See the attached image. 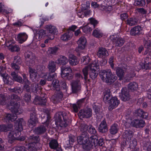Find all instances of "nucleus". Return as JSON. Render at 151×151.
<instances>
[{"label": "nucleus", "instance_id": "nucleus-1", "mask_svg": "<svg viewBox=\"0 0 151 151\" xmlns=\"http://www.w3.org/2000/svg\"><path fill=\"white\" fill-rule=\"evenodd\" d=\"M12 99L13 100L10 103L9 105L8 108L11 110L12 113L15 114V115L8 114L7 115L6 117V122L7 121H13L15 120L17 118V115L23 112V110L21 109L20 108V104L18 103L15 102L14 100H15L16 101L20 100V98L16 95L13 94L12 96Z\"/></svg>", "mask_w": 151, "mask_h": 151}, {"label": "nucleus", "instance_id": "nucleus-2", "mask_svg": "<svg viewBox=\"0 0 151 151\" xmlns=\"http://www.w3.org/2000/svg\"><path fill=\"white\" fill-rule=\"evenodd\" d=\"M25 124V122L22 119H18L16 123L15 127V129L9 132L8 135L9 142L12 143L15 139H17L21 141L24 140L25 138L24 137H19L21 134L20 132L23 130V125Z\"/></svg>", "mask_w": 151, "mask_h": 151}, {"label": "nucleus", "instance_id": "nucleus-3", "mask_svg": "<svg viewBox=\"0 0 151 151\" xmlns=\"http://www.w3.org/2000/svg\"><path fill=\"white\" fill-rule=\"evenodd\" d=\"M93 136L89 137L87 133L82 134L77 137L78 143L80 145H82L83 149L86 150H90L93 146H95L98 141Z\"/></svg>", "mask_w": 151, "mask_h": 151}, {"label": "nucleus", "instance_id": "nucleus-4", "mask_svg": "<svg viewBox=\"0 0 151 151\" xmlns=\"http://www.w3.org/2000/svg\"><path fill=\"white\" fill-rule=\"evenodd\" d=\"M99 68V65L97 61H94L92 63L88 66L84 68L82 70L84 76V78L86 81L88 78V71L89 76L92 79H95L97 76L98 73L96 70Z\"/></svg>", "mask_w": 151, "mask_h": 151}, {"label": "nucleus", "instance_id": "nucleus-5", "mask_svg": "<svg viewBox=\"0 0 151 151\" xmlns=\"http://www.w3.org/2000/svg\"><path fill=\"white\" fill-rule=\"evenodd\" d=\"M55 123L58 129L61 130L65 127L70 122L68 119L66 114L64 112H59L55 116Z\"/></svg>", "mask_w": 151, "mask_h": 151}, {"label": "nucleus", "instance_id": "nucleus-6", "mask_svg": "<svg viewBox=\"0 0 151 151\" xmlns=\"http://www.w3.org/2000/svg\"><path fill=\"white\" fill-rule=\"evenodd\" d=\"M99 75L103 81L109 84H112L117 79V77L112 73L110 69L101 71Z\"/></svg>", "mask_w": 151, "mask_h": 151}, {"label": "nucleus", "instance_id": "nucleus-7", "mask_svg": "<svg viewBox=\"0 0 151 151\" xmlns=\"http://www.w3.org/2000/svg\"><path fill=\"white\" fill-rule=\"evenodd\" d=\"M39 140L38 136H30L29 137L26 141L27 143L26 145H27V144H28V150L30 151H37V150L35 147V145Z\"/></svg>", "mask_w": 151, "mask_h": 151}, {"label": "nucleus", "instance_id": "nucleus-8", "mask_svg": "<svg viewBox=\"0 0 151 151\" xmlns=\"http://www.w3.org/2000/svg\"><path fill=\"white\" fill-rule=\"evenodd\" d=\"M61 76L62 78L68 80L72 79L73 75L70 74L72 73V70L70 67H63L61 68Z\"/></svg>", "mask_w": 151, "mask_h": 151}, {"label": "nucleus", "instance_id": "nucleus-9", "mask_svg": "<svg viewBox=\"0 0 151 151\" xmlns=\"http://www.w3.org/2000/svg\"><path fill=\"white\" fill-rule=\"evenodd\" d=\"M110 38L114 42L116 47L122 46L124 42V40L121 37H117L116 35L110 36Z\"/></svg>", "mask_w": 151, "mask_h": 151}, {"label": "nucleus", "instance_id": "nucleus-10", "mask_svg": "<svg viewBox=\"0 0 151 151\" xmlns=\"http://www.w3.org/2000/svg\"><path fill=\"white\" fill-rule=\"evenodd\" d=\"M45 29H46L47 32H48L50 34V37L49 38L50 40H53L54 38V35L57 32V29L54 26L51 25H46L45 27Z\"/></svg>", "mask_w": 151, "mask_h": 151}, {"label": "nucleus", "instance_id": "nucleus-11", "mask_svg": "<svg viewBox=\"0 0 151 151\" xmlns=\"http://www.w3.org/2000/svg\"><path fill=\"white\" fill-rule=\"evenodd\" d=\"M80 118H88L92 116V110L90 109H81L78 114Z\"/></svg>", "mask_w": 151, "mask_h": 151}, {"label": "nucleus", "instance_id": "nucleus-12", "mask_svg": "<svg viewBox=\"0 0 151 151\" xmlns=\"http://www.w3.org/2000/svg\"><path fill=\"white\" fill-rule=\"evenodd\" d=\"M119 101L116 97H112L108 103L109 106L108 109L109 110H111L117 107L119 104Z\"/></svg>", "mask_w": 151, "mask_h": 151}, {"label": "nucleus", "instance_id": "nucleus-13", "mask_svg": "<svg viewBox=\"0 0 151 151\" xmlns=\"http://www.w3.org/2000/svg\"><path fill=\"white\" fill-rule=\"evenodd\" d=\"M63 97V94L60 89L55 91V94L51 97V100L53 103H55L58 101L61 100Z\"/></svg>", "mask_w": 151, "mask_h": 151}, {"label": "nucleus", "instance_id": "nucleus-14", "mask_svg": "<svg viewBox=\"0 0 151 151\" xmlns=\"http://www.w3.org/2000/svg\"><path fill=\"white\" fill-rule=\"evenodd\" d=\"M70 84L73 92H76L81 90V85L80 80H73L72 81Z\"/></svg>", "mask_w": 151, "mask_h": 151}, {"label": "nucleus", "instance_id": "nucleus-15", "mask_svg": "<svg viewBox=\"0 0 151 151\" xmlns=\"http://www.w3.org/2000/svg\"><path fill=\"white\" fill-rule=\"evenodd\" d=\"M121 99L123 101H126L129 100L131 96L127 91L126 87L123 88L121 91Z\"/></svg>", "mask_w": 151, "mask_h": 151}, {"label": "nucleus", "instance_id": "nucleus-16", "mask_svg": "<svg viewBox=\"0 0 151 151\" xmlns=\"http://www.w3.org/2000/svg\"><path fill=\"white\" fill-rule=\"evenodd\" d=\"M142 28L139 26H135L130 30V34L133 36L139 35L142 33Z\"/></svg>", "mask_w": 151, "mask_h": 151}, {"label": "nucleus", "instance_id": "nucleus-17", "mask_svg": "<svg viewBox=\"0 0 151 151\" xmlns=\"http://www.w3.org/2000/svg\"><path fill=\"white\" fill-rule=\"evenodd\" d=\"M77 43L78 45V51L84 49L86 43V38L84 37H81L78 40Z\"/></svg>", "mask_w": 151, "mask_h": 151}, {"label": "nucleus", "instance_id": "nucleus-18", "mask_svg": "<svg viewBox=\"0 0 151 151\" xmlns=\"http://www.w3.org/2000/svg\"><path fill=\"white\" fill-rule=\"evenodd\" d=\"M38 122L35 113L31 114L30 119L28 121L29 127H33L35 126Z\"/></svg>", "mask_w": 151, "mask_h": 151}, {"label": "nucleus", "instance_id": "nucleus-19", "mask_svg": "<svg viewBox=\"0 0 151 151\" xmlns=\"http://www.w3.org/2000/svg\"><path fill=\"white\" fill-rule=\"evenodd\" d=\"M99 131L102 133H105L107 132L108 128L106 122L105 120L102 121L99 127Z\"/></svg>", "mask_w": 151, "mask_h": 151}, {"label": "nucleus", "instance_id": "nucleus-20", "mask_svg": "<svg viewBox=\"0 0 151 151\" xmlns=\"http://www.w3.org/2000/svg\"><path fill=\"white\" fill-rule=\"evenodd\" d=\"M28 38V36L25 33H21L19 34L16 38L19 42L22 43L25 41Z\"/></svg>", "mask_w": 151, "mask_h": 151}, {"label": "nucleus", "instance_id": "nucleus-21", "mask_svg": "<svg viewBox=\"0 0 151 151\" xmlns=\"http://www.w3.org/2000/svg\"><path fill=\"white\" fill-rule=\"evenodd\" d=\"M29 72L30 78L32 81L36 82L38 79V76L37 73L35 70L31 68H29Z\"/></svg>", "mask_w": 151, "mask_h": 151}, {"label": "nucleus", "instance_id": "nucleus-22", "mask_svg": "<svg viewBox=\"0 0 151 151\" xmlns=\"http://www.w3.org/2000/svg\"><path fill=\"white\" fill-rule=\"evenodd\" d=\"M143 43L145 48L151 50V36H145L144 38Z\"/></svg>", "mask_w": 151, "mask_h": 151}, {"label": "nucleus", "instance_id": "nucleus-23", "mask_svg": "<svg viewBox=\"0 0 151 151\" xmlns=\"http://www.w3.org/2000/svg\"><path fill=\"white\" fill-rule=\"evenodd\" d=\"M97 55L99 58H103L109 55L107 50L105 48L100 47L99 48L97 53Z\"/></svg>", "mask_w": 151, "mask_h": 151}, {"label": "nucleus", "instance_id": "nucleus-24", "mask_svg": "<svg viewBox=\"0 0 151 151\" xmlns=\"http://www.w3.org/2000/svg\"><path fill=\"white\" fill-rule=\"evenodd\" d=\"M133 132L132 131L129 130H126L123 133V136L127 141H129L133 138Z\"/></svg>", "mask_w": 151, "mask_h": 151}, {"label": "nucleus", "instance_id": "nucleus-25", "mask_svg": "<svg viewBox=\"0 0 151 151\" xmlns=\"http://www.w3.org/2000/svg\"><path fill=\"white\" fill-rule=\"evenodd\" d=\"M25 57L27 61H29V63H27V64L28 65H31L34 63L35 58L31 52H29L28 53L25 54Z\"/></svg>", "mask_w": 151, "mask_h": 151}, {"label": "nucleus", "instance_id": "nucleus-26", "mask_svg": "<svg viewBox=\"0 0 151 151\" xmlns=\"http://www.w3.org/2000/svg\"><path fill=\"white\" fill-rule=\"evenodd\" d=\"M69 62L71 65H75L78 63V60L74 55L70 54L69 55Z\"/></svg>", "mask_w": 151, "mask_h": 151}, {"label": "nucleus", "instance_id": "nucleus-27", "mask_svg": "<svg viewBox=\"0 0 151 151\" xmlns=\"http://www.w3.org/2000/svg\"><path fill=\"white\" fill-rule=\"evenodd\" d=\"M48 68L50 72H54L56 70V62L52 61H50L48 64Z\"/></svg>", "mask_w": 151, "mask_h": 151}, {"label": "nucleus", "instance_id": "nucleus-28", "mask_svg": "<svg viewBox=\"0 0 151 151\" xmlns=\"http://www.w3.org/2000/svg\"><path fill=\"white\" fill-rule=\"evenodd\" d=\"M34 102L36 104L45 105L46 100L45 98L42 99L39 96H36Z\"/></svg>", "mask_w": 151, "mask_h": 151}, {"label": "nucleus", "instance_id": "nucleus-29", "mask_svg": "<svg viewBox=\"0 0 151 151\" xmlns=\"http://www.w3.org/2000/svg\"><path fill=\"white\" fill-rule=\"evenodd\" d=\"M72 33L71 32H68L65 33L61 37V40L66 41L70 40L72 37Z\"/></svg>", "mask_w": 151, "mask_h": 151}, {"label": "nucleus", "instance_id": "nucleus-30", "mask_svg": "<svg viewBox=\"0 0 151 151\" xmlns=\"http://www.w3.org/2000/svg\"><path fill=\"white\" fill-rule=\"evenodd\" d=\"M117 76L119 78L120 80H123L124 78V70L122 68H118L116 70Z\"/></svg>", "mask_w": 151, "mask_h": 151}, {"label": "nucleus", "instance_id": "nucleus-31", "mask_svg": "<svg viewBox=\"0 0 151 151\" xmlns=\"http://www.w3.org/2000/svg\"><path fill=\"white\" fill-rule=\"evenodd\" d=\"M57 63L60 65H65L68 62L67 58L63 56H61L57 61Z\"/></svg>", "mask_w": 151, "mask_h": 151}, {"label": "nucleus", "instance_id": "nucleus-32", "mask_svg": "<svg viewBox=\"0 0 151 151\" xmlns=\"http://www.w3.org/2000/svg\"><path fill=\"white\" fill-rule=\"evenodd\" d=\"M11 76L13 80L20 83H21L22 82L21 77L19 76L14 72H13L11 73Z\"/></svg>", "mask_w": 151, "mask_h": 151}, {"label": "nucleus", "instance_id": "nucleus-33", "mask_svg": "<svg viewBox=\"0 0 151 151\" xmlns=\"http://www.w3.org/2000/svg\"><path fill=\"white\" fill-rule=\"evenodd\" d=\"M46 128L43 125L35 129V131L36 134H40L44 133L46 131Z\"/></svg>", "mask_w": 151, "mask_h": 151}, {"label": "nucleus", "instance_id": "nucleus-34", "mask_svg": "<svg viewBox=\"0 0 151 151\" xmlns=\"http://www.w3.org/2000/svg\"><path fill=\"white\" fill-rule=\"evenodd\" d=\"M118 129V125L116 124H114L111 126L110 132L111 134H114L117 132Z\"/></svg>", "mask_w": 151, "mask_h": 151}, {"label": "nucleus", "instance_id": "nucleus-35", "mask_svg": "<svg viewBox=\"0 0 151 151\" xmlns=\"http://www.w3.org/2000/svg\"><path fill=\"white\" fill-rule=\"evenodd\" d=\"M111 96L109 91H105L104 93V101L106 103H108L111 99Z\"/></svg>", "mask_w": 151, "mask_h": 151}, {"label": "nucleus", "instance_id": "nucleus-36", "mask_svg": "<svg viewBox=\"0 0 151 151\" xmlns=\"http://www.w3.org/2000/svg\"><path fill=\"white\" fill-rule=\"evenodd\" d=\"M47 35H49V34L47 35L46 34L45 31L43 29H41L37 33L36 36L38 37L39 39H40L45 37H46Z\"/></svg>", "mask_w": 151, "mask_h": 151}, {"label": "nucleus", "instance_id": "nucleus-37", "mask_svg": "<svg viewBox=\"0 0 151 151\" xmlns=\"http://www.w3.org/2000/svg\"><path fill=\"white\" fill-rule=\"evenodd\" d=\"M92 35L94 37L97 38L101 37L102 36V33L101 31L98 28L93 31Z\"/></svg>", "mask_w": 151, "mask_h": 151}, {"label": "nucleus", "instance_id": "nucleus-38", "mask_svg": "<svg viewBox=\"0 0 151 151\" xmlns=\"http://www.w3.org/2000/svg\"><path fill=\"white\" fill-rule=\"evenodd\" d=\"M51 85L53 87V89L56 91L60 89L59 81L57 80H54L52 82Z\"/></svg>", "mask_w": 151, "mask_h": 151}, {"label": "nucleus", "instance_id": "nucleus-39", "mask_svg": "<svg viewBox=\"0 0 151 151\" xmlns=\"http://www.w3.org/2000/svg\"><path fill=\"white\" fill-rule=\"evenodd\" d=\"M138 87V85L135 82H131L128 85V88L132 91H134L137 90Z\"/></svg>", "mask_w": 151, "mask_h": 151}, {"label": "nucleus", "instance_id": "nucleus-40", "mask_svg": "<svg viewBox=\"0 0 151 151\" xmlns=\"http://www.w3.org/2000/svg\"><path fill=\"white\" fill-rule=\"evenodd\" d=\"M49 144L50 147L52 149L56 148L58 145L57 141L55 139L52 140L49 143Z\"/></svg>", "mask_w": 151, "mask_h": 151}, {"label": "nucleus", "instance_id": "nucleus-41", "mask_svg": "<svg viewBox=\"0 0 151 151\" xmlns=\"http://www.w3.org/2000/svg\"><path fill=\"white\" fill-rule=\"evenodd\" d=\"M55 76H56V74H55L51 75L50 73H46L44 76V78L48 81H51L54 78Z\"/></svg>", "mask_w": 151, "mask_h": 151}, {"label": "nucleus", "instance_id": "nucleus-42", "mask_svg": "<svg viewBox=\"0 0 151 151\" xmlns=\"http://www.w3.org/2000/svg\"><path fill=\"white\" fill-rule=\"evenodd\" d=\"M91 60V59L88 56H83L81 59V62L83 65L88 64Z\"/></svg>", "mask_w": 151, "mask_h": 151}, {"label": "nucleus", "instance_id": "nucleus-43", "mask_svg": "<svg viewBox=\"0 0 151 151\" xmlns=\"http://www.w3.org/2000/svg\"><path fill=\"white\" fill-rule=\"evenodd\" d=\"M88 126L85 124H82L81 126L80 130L82 133H87V131L88 130Z\"/></svg>", "mask_w": 151, "mask_h": 151}, {"label": "nucleus", "instance_id": "nucleus-44", "mask_svg": "<svg viewBox=\"0 0 151 151\" xmlns=\"http://www.w3.org/2000/svg\"><path fill=\"white\" fill-rule=\"evenodd\" d=\"M145 0H135V4L136 6H143L145 5Z\"/></svg>", "mask_w": 151, "mask_h": 151}, {"label": "nucleus", "instance_id": "nucleus-45", "mask_svg": "<svg viewBox=\"0 0 151 151\" xmlns=\"http://www.w3.org/2000/svg\"><path fill=\"white\" fill-rule=\"evenodd\" d=\"M129 143V145L130 147H135L137 145V142L136 139L133 137L131 139V140L129 141H127Z\"/></svg>", "mask_w": 151, "mask_h": 151}, {"label": "nucleus", "instance_id": "nucleus-46", "mask_svg": "<svg viewBox=\"0 0 151 151\" xmlns=\"http://www.w3.org/2000/svg\"><path fill=\"white\" fill-rule=\"evenodd\" d=\"M100 9L104 10L106 9V6H105V3L103 0H99L97 2Z\"/></svg>", "mask_w": 151, "mask_h": 151}, {"label": "nucleus", "instance_id": "nucleus-47", "mask_svg": "<svg viewBox=\"0 0 151 151\" xmlns=\"http://www.w3.org/2000/svg\"><path fill=\"white\" fill-rule=\"evenodd\" d=\"M8 90L11 92H14L16 93H19L22 92V90L19 87H16L13 89L11 88H9Z\"/></svg>", "mask_w": 151, "mask_h": 151}, {"label": "nucleus", "instance_id": "nucleus-48", "mask_svg": "<svg viewBox=\"0 0 151 151\" xmlns=\"http://www.w3.org/2000/svg\"><path fill=\"white\" fill-rule=\"evenodd\" d=\"M137 22V21L135 19H127L126 21L127 24L130 26L136 25Z\"/></svg>", "mask_w": 151, "mask_h": 151}, {"label": "nucleus", "instance_id": "nucleus-49", "mask_svg": "<svg viewBox=\"0 0 151 151\" xmlns=\"http://www.w3.org/2000/svg\"><path fill=\"white\" fill-rule=\"evenodd\" d=\"M143 65L142 66L143 69H147L150 68L151 63H150L148 61H145Z\"/></svg>", "mask_w": 151, "mask_h": 151}, {"label": "nucleus", "instance_id": "nucleus-50", "mask_svg": "<svg viewBox=\"0 0 151 151\" xmlns=\"http://www.w3.org/2000/svg\"><path fill=\"white\" fill-rule=\"evenodd\" d=\"M7 102L6 97L2 94H0V104L3 105Z\"/></svg>", "mask_w": 151, "mask_h": 151}, {"label": "nucleus", "instance_id": "nucleus-51", "mask_svg": "<svg viewBox=\"0 0 151 151\" xmlns=\"http://www.w3.org/2000/svg\"><path fill=\"white\" fill-rule=\"evenodd\" d=\"M137 123L138 127H137V128H139L140 127H143L145 125V122L143 120H137Z\"/></svg>", "mask_w": 151, "mask_h": 151}, {"label": "nucleus", "instance_id": "nucleus-52", "mask_svg": "<svg viewBox=\"0 0 151 151\" xmlns=\"http://www.w3.org/2000/svg\"><path fill=\"white\" fill-rule=\"evenodd\" d=\"M83 31L85 33L90 32L92 29L91 27L88 26H85L82 28Z\"/></svg>", "mask_w": 151, "mask_h": 151}, {"label": "nucleus", "instance_id": "nucleus-53", "mask_svg": "<svg viewBox=\"0 0 151 151\" xmlns=\"http://www.w3.org/2000/svg\"><path fill=\"white\" fill-rule=\"evenodd\" d=\"M11 151H26V150L24 147H14L12 149Z\"/></svg>", "mask_w": 151, "mask_h": 151}, {"label": "nucleus", "instance_id": "nucleus-54", "mask_svg": "<svg viewBox=\"0 0 151 151\" xmlns=\"http://www.w3.org/2000/svg\"><path fill=\"white\" fill-rule=\"evenodd\" d=\"M88 131L89 133L93 134H95L96 132L95 128L92 125H91L89 126Z\"/></svg>", "mask_w": 151, "mask_h": 151}, {"label": "nucleus", "instance_id": "nucleus-55", "mask_svg": "<svg viewBox=\"0 0 151 151\" xmlns=\"http://www.w3.org/2000/svg\"><path fill=\"white\" fill-rule=\"evenodd\" d=\"M58 50V48L57 47H55L51 48L48 50L49 53L52 54H55Z\"/></svg>", "mask_w": 151, "mask_h": 151}, {"label": "nucleus", "instance_id": "nucleus-56", "mask_svg": "<svg viewBox=\"0 0 151 151\" xmlns=\"http://www.w3.org/2000/svg\"><path fill=\"white\" fill-rule=\"evenodd\" d=\"M21 62V59L19 57L15 56L14 58V60L13 63H17L18 64H20Z\"/></svg>", "mask_w": 151, "mask_h": 151}, {"label": "nucleus", "instance_id": "nucleus-57", "mask_svg": "<svg viewBox=\"0 0 151 151\" xmlns=\"http://www.w3.org/2000/svg\"><path fill=\"white\" fill-rule=\"evenodd\" d=\"M3 80L5 83L8 84L9 81V76L7 74H5L3 76Z\"/></svg>", "mask_w": 151, "mask_h": 151}, {"label": "nucleus", "instance_id": "nucleus-58", "mask_svg": "<svg viewBox=\"0 0 151 151\" xmlns=\"http://www.w3.org/2000/svg\"><path fill=\"white\" fill-rule=\"evenodd\" d=\"M45 115L47 116V119L45 122L44 123L46 125V126L47 127L49 123V120L50 118V117L48 115V114H42L41 115L42 117L44 118L45 117Z\"/></svg>", "mask_w": 151, "mask_h": 151}, {"label": "nucleus", "instance_id": "nucleus-59", "mask_svg": "<svg viewBox=\"0 0 151 151\" xmlns=\"http://www.w3.org/2000/svg\"><path fill=\"white\" fill-rule=\"evenodd\" d=\"M11 51L12 52L17 51L18 52L20 50V48L18 45H14L11 46V48H10Z\"/></svg>", "mask_w": 151, "mask_h": 151}, {"label": "nucleus", "instance_id": "nucleus-60", "mask_svg": "<svg viewBox=\"0 0 151 151\" xmlns=\"http://www.w3.org/2000/svg\"><path fill=\"white\" fill-rule=\"evenodd\" d=\"M24 100L28 102L30 101L31 96L29 93L26 94L24 96Z\"/></svg>", "mask_w": 151, "mask_h": 151}, {"label": "nucleus", "instance_id": "nucleus-61", "mask_svg": "<svg viewBox=\"0 0 151 151\" xmlns=\"http://www.w3.org/2000/svg\"><path fill=\"white\" fill-rule=\"evenodd\" d=\"M143 111L142 109H139L136 110L135 111V113L136 114H137V115L141 117L142 115Z\"/></svg>", "mask_w": 151, "mask_h": 151}, {"label": "nucleus", "instance_id": "nucleus-62", "mask_svg": "<svg viewBox=\"0 0 151 151\" xmlns=\"http://www.w3.org/2000/svg\"><path fill=\"white\" fill-rule=\"evenodd\" d=\"M7 131L8 129L6 126L4 125L0 126V132H6Z\"/></svg>", "mask_w": 151, "mask_h": 151}, {"label": "nucleus", "instance_id": "nucleus-63", "mask_svg": "<svg viewBox=\"0 0 151 151\" xmlns=\"http://www.w3.org/2000/svg\"><path fill=\"white\" fill-rule=\"evenodd\" d=\"M72 107L74 111L75 112H78V109L80 108L77 104H73L72 105Z\"/></svg>", "mask_w": 151, "mask_h": 151}, {"label": "nucleus", "instance_id": "nucleus-64", "mask_svg": "<svg viewBox=\"0 0 151 151\" xmlns=\"http://www.w3.org/2000/svg\"><path fill=\"white\" fill-rule=\"evenodd\" d=\"M144 146L147 151H151V144L150 142H147L145 144Z\"/></svg>", "mask_w": 151, "mask_h": 151}]
</instances>
